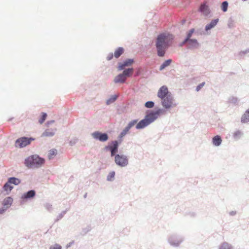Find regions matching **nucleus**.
<instances>
[{
  "label": "nucleus",
  "mask_w": 249,
  "mask_h": 249,
  "mask_svg": "<svg viewBox=\"0 0 249 249\" xmlns=\"http://www.w3.org/2000/svg\"><path fill=\"white\" fill-rule=\"evenodd\" d=\"M119 147H116L113 149L110 152V157H115V156L118 154L117 152H118Z\"/></svg>",
  "instance_id": "nucleus-35"
},
{
  "label": "nucleus",
  "mask_w": 249,
  "mask_h": 249,
  "mask_svg": "<svg viewBox=\"0 0 249 249\" xmlns=\"http://www.w3.org/2000/svg\"><path fill=\"white\" fill-rule=\"evenodd\" d=\"M49 249H62V247L59 244H55L54 245L51 246Z\"/></svg>",
  "instance_id": "nucleus-42"
},
{
  "label": "nucleus",
  "mask_w": 249,
  "mask_h": 249,
  "mask_svg": "<svg viewBox=\"0 0 249 249\" xmlns=\"http://www.w3.org/2000/svg\"><path fill=\"white\" fill-rule=\"evenodd\" d=\"M141 120L139 121V119H134L131 121L129 122L126 125V127L130 130L132 127L135 125V128L137 130L143 129L146 127L147 126H142L141 124Z\"/></svg>",
  "instance_id": "nucleus-12"
},
{
  "label": "nucleus",
  "mask_w": 249,
  "mask_h": 249,
  "mask_svg": "<svg viewBox=\"0 0 249 249\" xmlns=\"http://www.w3.org/2000/svg\"><path fill=\"white\" fill-rule=\"evenodd\" d=\"M57 153V151L56 149H54V148L51 149V150H50L49 151V153H48V159L49 160L52 159L53 158V157L56 155Z\"/></svg>",
  "instance_id": "nucleus-31"
},
{
  "label": "nucleus",
  "mask_w": 249,
  "mask_h": 249,
  "mask_svg": "<svg viewBox=\"0 0 249 249\" xmlns=\"http://www.w3.org/2000/svg\"><path fill=\"white\" fill-rule=\"evenodd\" d=\"M34 140H35V138L32 137H21L16 140L15 146L20 148H23L29 145Z\"/></svg>",
  "instance_id": "nucleus-5"
},
{
  "label": "nucleus",
  "mask_w": 249,
  "mask_h": 249,
  "mask_svg": "<svg viewBox=\"0 0 249 249\" xmlns=\"http://www.w3.org/2000/svg\"><path fill=\"white\" fill-rule=\"evenodd\" d=\"M124 52V49L122 47H118L114 51V57L116 58H118L119 57H120Z\"/></svg>",
  "instance_id": "nucleus-20"
},
{
  "label": "nucleus",
  "mask_w": 249,
  "mask_h": 249,
  "mask_svg": "<svg viewBox=\"0 0 249 249\" xmlns=\"http://www.w3.org/2000/svg\"><path fill=\"white\" fill-rule=\"evenodd\" d=\"M115 172L114 171H112L110 172L107 177V180L108 181H112L115 179Z\"/></svg>",
  "instance_id": "nucleus-32"
},
{
  "label": "nucleus",
  "mask_w": 249,
  "mask_h": 249,
  "mask_svg": "<svg viewBox=\"0 0 249 249\" xmlns=\"http://www.w3.org/2000/svg\"><path fill=\"white\" fill-rule=\"evenodd\" d=\"M121 134H122V135L124 137L126 134H125V133H124V132H123L122 131L120 132Z\"/></svg>",
  "instance_id": "nucleus-57"
},
{
  "label": "nucleus",
  "mask_w": 249,
  "mask_h": 249,
  "mask_svg": "<svg viewBox=\"0 0 249 249\" xmlns=\"http://www.w3.org/2000/svg\"><path fill=\"white\" fill-rule=\"evenodd\" d=\"M7 209L4 207V208H0V214H3L5 212Z\"/></svg>",
  "instance_id": "nucleus-51"
},
{
  "label": "nucleus",
  "mask_w": 249,
  "mask_h": 249,
  "mask_svg": "<svg viewBox=\"0 0 249 249\" xmlns=\"http://www.w3.org/2000/svg\"><path fill=\"white\" fill-rule=\"evenodd\" d=\"M13 199L11 196H8L5 198L2 201V205L3 207L8 209L12 204Z\"/></svg>",
  "instance_id": "nucleus-17"
},
{
  "label": "nucleus",
  "mask_w": 249,
  "mask_h": 249,
  "mask_svg": "<svg viewBox=\"0 0 249 249\" xmlns=\"http://www.w3.org/2000/svg\"><path fill=\"white\" fill-rule=\"evenodd\" d=\"M187 40L184 37V38L183 39V40H182V41H181V42H180L179 44H178V47H183L185 44H187Z\"/></svg>",
  "instance_id": "nucleus-45"
},
{
  "label": "nucleus",
  "mask_w": 249,
  "mask_h": 249,
  "mask_svg": "<svg viewBox=\"0 0 249 249\" xmlns=\"http://www.w3.org/2000/svg\"><path fill=\"white\" fill-rule=\"evenodd\" d=\"M74 244V241H72L67 245V248L70 247L72 244Z\"/></svg>",
  "instance_id": "nucleus-55"
},
{
  "label": "nucleus",
  "mask_w": 249,
  "mask_h": 249,
  "mask_svg": "<svg viewBox=\"0 0 249 249\" xmlns=\"http://www.w3.org/2000/svg\"><path fill=\"white\" fill-rule=\"evenodd\" d=\"M13 119V118H11L9 119L8 120V121H11Z\"/></svg>",
  "instance_id": "nucleus-59"
},
{
  "label": "nucleus",
  "mask_w": 249,
  "mask_h": 249,
  "mask_svg": "<svg viewBox=\"0 0 249 249\" xmlns=\"http://www.w3.org/2000/svg\"><path fill=\"white\" fill-rule=\"evenodd\" d=\"M204 34H205V32L202 29L198 28V29H196V36H200V35H204Z\"/></svg>",
  "instance_id": "nucleus-38"
},
{
  "label": "nucleus",
  "mask_w": 249,
  "mask_h": 249,
  "mask_svg": "<svg viewBox=\"0 0 249 249\" xmlns=\"http://www.w3.org/2000/svg\"><path fill=\"white\" fill-rule=\"evenodd\" d=\"M124 136L122 135V134L120 133L118 136V140H122V138H123Z\"/></svg>",
  "instance_id": "nucleus-56"
},
{
  "label": "nucleus",
  "mask_w": 249,
  "mask_h": 249,
  "mask_svg": "<svg viewBox=\"0 0 249 249\" xmlns=\"http://www.w3.org/2000/svg\"><path fill=\"white\" fill-rule=\"evenodd\" d=\"M118 98V96L116 94L111 95L107 100L106 104L107 105H109L111 104L114 103Z\"/></svg>",
  "instance_id": "nucleus-26"
},
{
  "label": "nucleus",
  "mask_w": 249,
  "mask_h": 249,
  "mask_svg": "<svg viewBox=\"0 0 249 249\" xmlns=\"http://www.w3.org/2000/svg\"><path fill=\"white\" fill-rule=\"evenodd\" d=\"M130 130L126 127L125 126L124 129L123 130H122L123 132H124V133H125V134H127V133L129 132Z\"/></svg>",
  "instance_id": "nucleus-52"
},
{
  "label": "nucleus",
  "mask_w": 249,
  "mask_h": 249,
  "mask_svg": "<svg viewBox=\"0 0 249 249\" xmlns=\"http://www.w3.org/2000/svg\"><path fill=\"white\" fill-rule=\"evenodd\" d=\"M248 53H249V48L247 49L245 51H240L239 53V55L242 56V55H244L247 54Z\"/></svg>",
  "instance_id": "nucleus-46"
},
{
  "label": "nucleus",
  "mask_w": 249,
  "mask_h": 249,
  "mask_svg": "<svg viewBox=\"0 0 249 249\" xmlns=\"http://www.w3.org/2000/svg\"><path fill=\"white\" fill-rule=\"evenodd\" d=\"M122 142V140H116L112 141L108 143L107 145L105 146L104 150L110 152L113 149L116 147H119Z\"/></svg>",
  "instance_id": "nucleus-13"
},
{
  "label": "nucleus",
  "mask_w": 249,
  "mask_h": 249,
  "mask_svg": "<svg viewBox=\"0 0 249 249\" xmlns=\"http://www.w3.org/2000/svg\"><path fill=\"white\" fill-rule=\"evenodd\" d=\"M91 230V228L90 227L88 226L85 228L83 229L82 231L84 234H87L88 232H89Z\"/></svg>",
  "instance_id": "nucleus-47"
},
{
  "label": "nucleus",
  "mask_w": 249,
  "mask_h": 249,
  "mask_svg": "<svg viewBox=\"0 0 249 249\" xmlns=\"http://www.w3.org/2000/svg\"><path fill=\"white\" fill-rule=\"evenodd\" d=\"M222 138L219 135H216L212 139V143L215 146H219L222 143Z\"/></svg>",
  "instance_id": "nucleus-18"
},
{
  "label": "nucleus",
  "mask_w": 249,
  "mask_h": 249,
  "mask_svg": "<svg viewBox=\"0 0 249 249\" xmlns=\"http://www.w3.org/2000/svg\"><path fill=\"white\" fill-rule=\"evenodd\" d=\"M47 117V114L46 112H41L38 122L40 124H43Z\"/></svg>",
  "instance_id": "nucleus-33"
},
{
  "label": "nucleus",
  "mask_w": 249,
  "mask_h": 249,
  "mask_svg": "<svg viewBox=\"0 0 249 249\" xmlns=\"http://www.w3.org/2000/svg\"><path fill=\"white\" fill-rule=\"evenodd\" d=\"M198 11L205 17H208L210 14L211 11L207 1L200 3L198 8Z\"/></svg>",
  "instance_id": "nucleus-10"
},
{
  "label": "nucleus",
  "mask_w": 249,
  "mask_h": 249,
  "mask_svg": "<svg viewBox=\"0 0 249 249\" xmlns=\"http://www.w3.org/2000/svg\"><path fill=\"white\" fill-rule=\"evenodd\" d=\"M186 214L192 217H195L196 215V213L195 212H189L186 213Z\"/></svg>",
  "instance_id": "nucleus-50"
},
{
  "label": "nucleus",
  "mask_w": 249,
  "mask_h": 249,
  "mask_svg": "<svg viewBox=\"0 0 249 249\" xmlns=\"http://www.w3.org/2000/svg\"><path fill=\"white\" fill-rule=\"evenodd\" d=\"M229 102L230 103H231V104H233L234 105H235V104H236L238 103V100L237 98H236V97H231V98H230L229 99Z\"/></svg>",
  "instance_id": "nucleus-37"
},
{
  "label": "nucleus",
  "mask_w": 249,
  "mask_h": 249,
  "mask_svg": "<svg viewBox=\"0 0 249 249\" xmlns=\"http://www.w3.org/2000/svg\"><path fill=\"white\" fill-rule=\"evenodd\" d=\"M114 162L117 166L124 167L128 164V159L124 154H117L114 157Z\"/></svg>",
  "instance_id": "nucleus-6"
},
{
  "label": "nucleus",
  "mask_w": 249,
  "mask_h": 249,
  "mask_svg": "<svg viewBox=\"0 0 249 249\" xmlns=\"http://www.w3.org/2000/svg\"><path fill=\"white\" fill-rule=\"evenodd\" d=\"M233 20L231 18H230L228 20V26L230 28H231L233 27Z\"/></svg>",
  "instance_id": "nucleus-43"
},
{
  "label": "nucleus",
  "mask_w": 249,
  "mask_h": 249,
  "mask_svg": "<svg viewBox=\"0 0 249 249\" xmlns=\"http://www.w3.org/2000/svg\"><path fill=\"white\" fill-rule=\"evenodd\" d=\"M200 47V44L196 38H191L187 40L186 49L189 50L198 49Z\"/></svg>",
  "instance_id": "nucleus-9"
},
{
  "label": "nucleus",
  "mask_w": 249,
  "mask_h": 249,
  "mask_svg": "<svg viewBox=\"0 0 249 249\" xmlns=\"http://www.w3.org/2000/svg\"><path fill=\"white\" fill-rule=\"evenodd\" d=\"M91 136L96 141L104 142L109 139V135L107 132L95 131L91 134Z\"/></svg>",
  "instance_id": "nucleus-7"
},
{
  "label": "nucleus",
  "mask_w": 249,
  "mask_h": 249,
  "mask_svg": "<svg viewBox=\"0 0 249 249\" xmlns=\"http://www.w3.org/2000/svg\"><path fill=\"white\" fill-rule=\"evenodd\" d=\"M171 108L156 107L154 110H147L145 112L144 118L141 120V124L142 126H148L154 122L161 115L165 114L166 111Z\"/></svg>",
  "instance_id": "nucleus-2"
},
{
  "label": "nucleus",
  "mask_w": 249,
  "mask_h": 249,
  "mask_svg": "<svg viewBox=\"0 0 249 249\" xmlns=\"http://www.w3.org/2000/svg\"><path fill=\"white\" fill-rule=\"evenodd\" d=\"M8 182H10L11 184L15 185H18L21 183V180L15 177H12L8 178Z\"/></svg>",
  "instance_id": "nucleus-23"
},
{
  "label": "nucleus",
  "mask_w": 249,
  "mask_h": 249,
  "mask_svg": "<svg viewBox=\"0 0 249 249\" xmlns=\"http://www.w3.org/2000/svg\"><path fill=\"white\" fill-rule=\"evenodd\" d=\"M44 207L49 212H52L53 210L52 205L49 203H46L44 204Z\"/></svg>",
  "instance_id": "nucleus-36"
},
{
  "label": "nucleus",
  "mask_w": 249,
  "mask_h": 249,
  "mask_svg": "<svg viewBox=\"0 0 249 249\" xmlns=\"http://www.w3.org/2000/svg\"><path fill=\"white\" fill-rule=\"evenodd\" d=\"M229 214L231 216H234L236 214V212L232 211L229 213Z\"/></svg>",
  "instance_id": "nucleus-54"
},
{
  "label": "nucleus",
  "mask_w": 249,
  "mask_h": 249,
  "mask_svg": "<svg viewBox=\"0 0 249 249\" xmlns=\"http://www.w3.org/2000/svg\"><path fill=\"white\" fill-rule=\"evenodd\" d=\"M123 72L121 73L124 77L125 78L126 77H129L131 76V73L134 71V69L133 68H129L127 69H125L123 70Z\"/></svg>",
  "instance_id": "nucleus-25"
},
{
  "label": "nucleus",
  "mask_w": 249,
  "mask_h": 249,
  "mask_svg": "<svg viewBox=\"0 0 249 249\" xmlns=\"http://www.w3.org/2000/svg\"><path fill=\"white\" fill-rule=\"evenodd\" d=\"M174 36L169 33L159 34L155 41L157 54L159 57H163L168 49L171 47L174 40Z\"/></svg>",
  "instance_id": "nucleus-1"
},
{
  "label": "nucleus",
  "mask_w": 249,
  "mask_h": 249,
  "mask_svg": "<svg viewBox=\"0 0 249 249\" xmlns=\"http://www.w3.org/2000/svg\"><path fill=\"white\" fill-rule=\"evenodd\" d=\"M241 122L242 124H246L249 122V108L247 109L242 115L241 118Z\"/></svg>",
  "instance_id": "nucleus-19"
},
{
  "label": "nucleus",
  "mask_w": 249,
  "mask_h": 249,
  "mask_svg": "<svg viewBox=\"0 0 249 249\" xmlns=\"http://www.w3.org/2000/svg\"><path fill=\"white\" fill-rule=\"evenodd\" d=\"M87 193H86L84 194L83 197L84 198H86L87 197Z\"/></svg>",
  "instance_id": "nucleus-58"
},
{
  "label": "nucleus",
  "mask_w": 249,
  "mask_h": 249,
  "mask_svg": "<svg viewBox=\"0 0 249 249\" xmlns=\"http://www.w3.org/2000/svg\"><path fill=\"white\" fill-rule=\"evenodd\" d=\"M143 69L142 68H139L136 70V74L138 75H141L143 74Z\"/></svg>",
  "instance_id": "nucleus-44"
},
{
  "label": "nucleus",
  "mask_w": 249,
  "mask_h": 249,
  "mask_svg": "<svg viewBox=\"0 0 249 249\" xmlns=\"http://www.w3.org/2000/svg\"><path fill=\"white\" fill-rule=\"evenodd\" d=\"M185 22V20H183V21H182V22H183V23H184Z\"/></svg>",
  "instance_id": "nucleus-60"
},
{
  "label": "nucleus",
  "mask_w": 249,
  "mask_h": 249,
  "mask_svg": "<svg viewBox=\"0 0 249 249\" xmlns=\"http://www.w3.org/2000/svg\"><path fill=\"white\" fill-rule=\"evenodd\" d=\"M219 18H218L212 20L210 23L205 26V30L207 32L213 28L217 24Z\"/></svg>",
  "instance_id": "nucleus-15"
},
{
  "label": "nucleus",
  "mask_w": 249,
  "mask_h": 249,
  "mask_svg": "<svg viewBox=\"0 0 249 249\" xmlns=\"http://www.w3.org/2000/svg\"><path fill=\"white\" fill-rule=\"evenodd\" d=\"M125 81V78L124 77L121 73L118 74L114 79L115 83H124Z\"/></svg>",
  "instance_id": "nucleus-22"
},
{
  "label": "nucleus",
  "mask_w": 249,
  "mask_h": 249,
  "mask_svg": "<svg viewBox=\"0 0 249 249\" xmlns=\"http://www.w3.org/2000/svg\"><path fill=\"white\" fill-rule=\"evenodd\" d=\"M157 96L161 99L160 104L165 108H171L176 106V104L173 103V98L166 86H162L159 89L157 93Z\"/></svg>",
  "instance_id": "nucleus-3"
},
{
  "label": "nucleus",
  "mask_w": 249,
  "mask_h": 249,
  "mask_svg": "<svg viewBox=\"0 0 249 249\" xmlns=\"http://www.w3.org/2000/svg\"><path fill=\"white\" fill-rule=\"evenodd\" d=\"M55 131H53L52 129H47L41 134V137H51L54 135Z\"/></svg>",
  "instance_id": "nucleus-24"
},
{
  "label": "nucleus",
  "mask_w": 249,
  "mask_h": 249,
  "mask_svg": "<svg viewBox=\"0 0 249 249\" xmlns=\"http://www.w3.org/2000/svg\"><path fill=\"white\" fill-rule=\"evenodd\" d=\"M134 62L135 60L134 58H126L122 62L118 63V70L119 71H122L125 67L131 66Z\"/></svg>",
  "instance_id": "nucleus-11"
},
{
  "label": "nucleus",
  "mask_w": 249,
  "mask_h": 249,
  "mask_svg": "<svg viewBox=\"0 0 249 249\" xmlns=\"http://www.w3.org/2000/svg\"><path fill=\"white\" fill-rule=\"evenodd\" d=\"M155 106L154 102L152 101H148L145 103L144 107L147 108H153Z\"/></svg>",
  "instance_id": "nucleus-34"
},
{
  "label": "nucleus",
  "mask_w": 249,
  "mask_h": 249,
  "mask_svg": "<svg viewBox=\"0 0 249 249\" xmlns=\"http://www.w3.org/2000/svg\"><path fill=\"white\" fill-rule=\"evenodd\" d=\"M13 186L10 184V182H8V180L4 184L2 189L3 191L6 192V195H9L12 190L13 189Z\"/></svg>",
  "instance_id": "nucleus-16"
},
{
  "label": "nucleus",
  "mask_w": 249,
  "mask_h": 249,
  "mask_svg": "<svg viewBox=\"0 0 249 249\" xmlns=\"http://www.w3.org/2000/svg\"><path fill=\"white\" fill-rule=\"evenodd\" d=\"M172 62V59H168L165 60L160 66L159 70L161 71L165 69L166 67H168L171 65Z\"/></svg>",
  "instance_id": "nucleus-21"
},
{
  "label": "nucleus",
  "mask_w": 249,
  "mask_h": 249,
  "mask_svg": "<svg viewBox=\"0 0 249 249\" xmlns=\"http://www.w3.org/2000/svg\"><path fill=\"white\" fill-rule=\"evenodd\" d=\"M193 34L189 32V31H187L186 32V35L185 36V38L188 40L189 39L192 38V37L193 36Z\"/></svg>",
  "instance_id": "nucleus-40"
},
{
  "label": "nucleus",
  "mask_w": 249,
  "mask_h": 249,
  "mask_svg": "<svg viewBox=\"0 0 249 249\" xmlns=\"http://www.w3.org/2000/svg\"><path fill=\"white\" fill-rule=\"evenodd\" d=\"M229 3L227 1H223L221 4V9L223 12H226L228 10Z\"/></svg>",
  "instance_id": "nucleus-30"
},
{
  "label": "nucleus",
  "mask_w": 249,
  "mask_h": 249,
  "mask_svg": "<svg viewBox=\"0 0 249 249\" xmlns=\"http://www.w3.org/2000/svg\"><path fill=\"white\" fill-rule=\"evenodd\" d=\"M183 238L177 234H172L168 238V242L173 247H178L183 242Z\"/></svg>",
  "instance_id": "nucleus-8"
},
{
  "label": "nucleus",
  "mask_w": 249,
  "mask_h": 249,
  "mask_svg": "<svg viewBox=\"0 0 249 249\" xmlns=\"http://www.w3.org/2000/svg\"><path fill=\"white\" fill-rule=\"evenodd\" d=\"M243 135V133L240 130H237L233 134V138L236 141L239 140Z\"/></svg>",
  "instance_id": "nucleus-29"
},
{
  "label": "nucleus",
  "mask_w": 249,
  "mask_h": 249,
  "mask_svg": "<svg viewBox=\"0 0 249 249\" xmlns=\"http://www.w3.org/2000/svg\"><path fill=\"white\" fill-rule=\"evenodd\" d=\"M36 195V192L35 190H30L22 195L21 196V199L23 201H27L28 200H31L34 198Z\"/></svg>",
  "instance_id": "nucleus-14"
},
{
  "label": "nucleus",
  "mask_w": 249,
  "mask_h": 249,
  "mask_svg": "<svg viewBox=\"0 0 249 249\" xmlns=\"http://www.w3.org/2000/svg\"><path fill=\"white\" fill-rule=\"evenodd\" d=\"M54 120H50V121H48L46 123H45V125L46 126H49L50 124H53L54 123Z\"/></svg>",
  "instance_id": "nucleus-49"
},
{
  "label": "nucleus",
  "mask_w": 249,
  "mask_h": 249,
  "mask_svg": "<svg viewBox=\"0 0 249 249\" xmlns=\"http://www.w3.org/2000/svg\"><path fill=\"white\" fill-rule=\"evenodd\" d=\"M113 56H114V54L112 53H110L107 57V60L110 61L112 60L113 59Z\"/></svg>",
  "instance_id": "nucleus-48"
},
{
  "label": "nucleus",
  "mask_w": 249,
  "mask_h": 249,
  "mask_svg": "<svg viewBox=\"0 0 249 249\" xmlns=\"http://www.w3.org/2000/svg\"><path fill=\"white\" fill-rule=\"evenodd\" d=\"M69 210V209L67 208L65 210H64L61 212L56 217V218L54 219V222H57L59 220H60L64 216V215L67 213V212Z\"/></svg>",
  "instance_id": "nucleus-28"
},
{
  "label": "nucleus",
  "mask_w": 249,
  "mask_h": 249,
  "mask_svg": "<svg viewBox=\"0 0 249 249\" xmlns=\"http://www.w3.org/2000/svg\"><path fill=\"white\" fill-rule=\"evenodd\" d=\"M78 141V139L77 138H74L70 141L69 144L71 146H73Z\"/></svg>",
  "instance_id": "nucleus-39"
},
{
  "label": "nucleus",
  "mask_w": 249,
  "mask_h": 249,
  "mask_svg": "<svg viewBox=\"0 0 249 249\" xmlns=\"http://www.w3.org/2000/svg\"><path fill=\"white\" fill-rule=\"evenodd\" d=\"M189 32H190L191 33H193V34H195L196 35V29L194 28H191L190 30H188Z\"/></svg>",
  "instance_id": "nucleus-53"
},
{
  "label": "nucleus",
  "mask_w": 249,
  "mask_h": 249,
  "mask_svg": "<svg viewBox=\"0 0 249 249\" xmlns=\"http://www.w3.org/2000/svg\"><path fill=\"white\" fill-rule=\"evenodd\" d=\"M205 83L204 82H203L200 84H199L196 88V91H199L205 85Z\"/></svg>",
  "instance_id": "nucleus-41"
},
{
  "label": "nucleus",
  "mask_w": 249,
  "mask_h": 249,
  "mask_svg": "<svg viewBox=\"0 0 249 249\" xmlns=\"http://www.w3.org/2000/svg\"><path fill=\"white\" fill-rule=\"evenodd\" d=\"M45 160L44 158L40 157L38 155H32L25 160L24 163L28 168H39L45 163Z\"/></svg>",
  "instance_id": "nucleus-4"
},
{
  "label": "nucleus",
  "mask_w": 249,
  "mask_h": 249,
  "mask_svg": "<svg viewBox=\"0 0 249 249\" xmlns=\"http://www.w3.org/2000/svg\"><path fill=\"white\" fill-rule=\"evenodd\" d=\"M219 249H233V247L228 242H224L220 245Z\"/></svg>",
  "instance_id": "nucleus-27"
}]
</instances>
